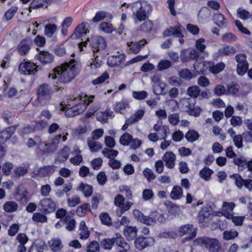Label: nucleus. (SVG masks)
<instances>
[{
	"label": "nucleus",
	"instance_id": "nucleus-1",
	"mask_svg": "<svg viewBox=\"0 0 252 252\" xmlns=\"http://www.w3.org/2000/svg\"><path fill=\"white\" fill-rule=\"evenodd\" d=\"M76 61L74 59L65 62L61 66L55 68L52 73L49 74V78L52 79L58 78L64 83H68L74 78L76 73Z\"/></svg>",
	"mask_w": 252,
	"mask_h": 252
},
{
	"label": "nucleus",
	"instance_id": "nucleus-2",
	"mask_svg": "<svg viewBox=\"0 0 252 252\" xmlns=\"http://www.w3.org/2000/svg\"><path fill=\"white\" fill-rule=\"evenodd\" d=\"M159 235L161 238L173 239L176 238L178 236L182 237L187 235V237L182 240L183 243H185L186 241L193 239L196 236V229L193 227L192 224H187L180 226L177 232L174 231L164 232L161 233Z\"/></svg>",
	"mask_w": 252,
	"mask_h": 252
},
{
	"label": "nucleus",
	"instance_id": "nucleus-3",
	"mask_svg": "<svg viewBox=\"0 0 252 252\" xmlns=\"http://www.w3.org/2000/svg\"><path fill=\"white\" fill-rule=\"evenodd\" d=\"M94 97L93 95L88 96L85 93H81L79 96L73 95L70 97V99L67 98L66 105H73L72 107L75 108V114L77 115L85 111L87 106L93 101Z\"/></svg>",
	"mask_w": 252,
	"mask_h": 252
},
{
	"label": "nucleus",
	"instance_id": "nucleus-4",
	"mask_svg": "<svg viewBox=\"0 0 252 252\" xmlns=\"http://www.w3.org/2000/svg\"><path fill=\"white\" fill-rule=\"evenodd\" d=\"M133 214L135 219L149 225H154L158 222L162 223L165 220L164 216L157 212H152L149 217H147L144 216L139 210L135 209L133 211Z\"/></svg>",
	"mask_w": 252,
	"mask_h": 252
},
{
	"label": "nucleus",
	"instance_id": "nucleus-5",
	"mask_svg": "<svg viewBox=\"0 0 252 252\" xmlns=\"http://www.w3.org/2000/svg\"><path fill=\"white\" fill-rule=\"evenodd\" d=\"M131 9L133 15L140 22L144 21L152 11L151 4L145 1H137L134 2Z\"/></svg>",
	"mask_w": 252,
	"mask_h": 252
},
{
	"label": "nucleus",
	"instance_id": "nucleus-6",
	"mask_svg": "<svg viewBox=\"0 0 252 252\" xmlns=\"http://www.w3.org/2000/svg\"><path fill=\"white\" fill-rule=\"evenodd\" d=\"M194 246H200L205 247L209 252H219L221 249L219 240L215 238L200 237L193 241Z\"/></svg>",
	"mask_w": 252,
	"mask_h": 252
},
{
	"label": "nucleus",
	"instance_id": "nucleus-7",
	"mask_svg": "<svg viewBox=\"0 0 252 252\" xmlns=\"http://www.w3.org/2000/svg\"><path fill=\"white\" fill-rule=\"evenodd\" d=\"M61 137V135H57L48 142H42L41 139L40 145L36 148V152L42 154L54 152L57 147Z\"/></svg>",
	"mask_w": 252,
	"mask_h": 252
},
{
	"label": "nucleus",
	"instance_id": "nucleus-8",
	"mask_svg": "<svg viewBox=\"0 0 252 252\" xmlns=\"http://www.w3.org/2000/svg\"><path fill=\"white\" fill-rule=\"evenodd\" d=\"M51 94V90L48 85H41L37 90V100L41 104H45L50 100Z\"/></svg>",
	"mask_w": 252,
	"mask_h": 252
},
{
	"label": "nucleus",
	"instance_id": "nucleus-9",
	"mask_svg": "<svg viewBox=\"0 0 252 252\" xmlns=\"http://www.w3.org/2000/svg\"><path fill=\"white\" fill-rule=\"evenodd\" d=\"M124 197L121 194H118L115 197V205L119 208V210L116 211L118 216H121L124 212L128 210L133 204V203L130 201L124 203Z\"/></svg>",
	"mask_w": 252,
	"mask_h": 252
},
{
	"label": "nucleus",
	"instance_id": "nucleus-10",
	"mask_svg": "<svg viewBox=\"0 0 252 252\" xmlns=\"http://www.w3.org/2000/svg\"><path fill=\"white\" fill-rule=\"evenodd\" d=\"M235 58L237 63V72L239 75L242 76L247 72L249 68L246 55L245 54H239L236 55Z\"/></svg>",
	"mask_w": 252,
	"mask_h": 252
},
{
	"label": "nucleus",
	"instance_id": "nucleus-11",
	"mask_svg": "<svg viewBox=\"0 0 252 252\" xmlns=\"http://www.w3.org/2000/svg\"><path fill=\"white\" fill-rule=\"evenodd\" d=\"M16 126H11L6 128L0 132V154L3 155L5 153L4 144L14 133Z\"/></svg>",
	"mask_w": 252,
	"mask_h": 252
},
{
	"label": "nucleus",
	"instance_id": "nucleus-12",
	"mask_svg": "<svg viewBox=\"0 0 252 252\" xmlns=\"http://www.w3.org/2000/svg\"><path fill=\"white\" fill-rule=\"evenodd\" d=\"M39 205L41 207V212L45 214L52 213L56 208L55 202L50 198H44L41 199Z\"/></svg>",
	"mask_w": 252,
	"mask_h": 252
},
{
	"label": "nucleus",
	"instance_id": "nucleus-13",
	"mask_svg": "<svg viewBox=\"0 0 252 252\" xmlns=\"http://www.w3.org/2000/svg\"><path fill=\"white\" fill-rule=\"evenodd\" d=\"M90 44L94 53L105 49L106 46L104 39L99 36H93L91 38Z\"/></svg>",
	"mask_w": 252,
	"mask_h": 252
},
{
	"label": "nucleus",
	"instance_id": "nucleus-14",
	"mask_svg": "<svg viewBox=\"0 0 252 252\" xmlns=\"http://www.w3.org/2000/svg\"><path fill=\"white\" fill-rule=\"evenodd\" d=\"M37 66L32 63L26 62L19 65V71L25 75L34 74L37 72Z\"/></svg>",
	"mask_w": 252,
	"mask_h": 252
},
{
	"label": "nucleus",
	"instance_id": "nucleus-15",
	"mask_svg": "<svg viewBox=\"0 0 252 252\" xmlns=\"http://www.w3.org/2000/svg\"><path fill=\"white\" fill-rule=\"evenodd\" d=\"M155 240L152 237H138L135 240V246L139 250L154 245Z\"/></svg>",
	"mask_w": 252,
	"mask_h": 252
},
{
	"label": "nucleus",
	"instance_id": "nucleus-16",
	"mask_svg": "<svg viewBox=\"0 0 252 252\" xmlns=\"http://www.w3.org/2000/svg\"><path fill=\"white\" fill-rule=\"evenodd\" d=\"M236 207V204L233 202L224 201L222 202L221 211L219 214L224 216L226 219L230 218L233 213V210Z\"/></svg>",
	"mask_w": 252,
	"mask_h": 252
},
{
	"label": "nucleus",
	"instance_id": "nucleus-17",
	"mask_svg": "<svg viewBox=\"0 0 252 252\" xmlns=\"http://www.w3.org/2000/svg\"><path fill=\"white\" fill-rule=\"evenodd\" d=\"M125 58L126 56L124 54L118 52L116 55L108 57L107 63L111 67L117 66L125 61Z\"/></svg>",
	"mask_w": 252,
	"mask_h": 252
},
{
	"label": "nucleus",
	"instance_id": "nucleus-18",
	"mask_svg": "<svg viewBox=\"0 0 252 252\" xmlns=\"http://www.w3.org/2000/svg\"><path fill=\"white\" fill-rule=\"evenodd\" d=\"M152 82L153 83V92L157 95L162 94L165 87V83L161 81L160 77L155 75L152 78Z\"/></svg>",
	"mask_w": 252,
	"mask_h": 252
},
{
	"label": "nucleus",
	"instance_id": "nucleus-19",
	"mask_svg": "<svg viewBox=\"0 0 252 252\" xmlns=\"http://www.w3.org/2000/svg\"><path fill=\"white\" fill-rule=\"evenodd\" d=\"M211 215L209 208L207 207L202 208L199 211L198 216L199 223L203 226H205L210 220Z\"/></svg>",
	"mask_w": 252,
	"mask_h": 252
},
{
	"label": "nucleus",
	"instance_id": "nucleus-20",
	"mask_svg": "<svg viewBox=\"0 0 252 252\" xmlns=\"http://www.w3.org/2000/svg\"><path fill=\"white\" fill-rule=\"evenodd\" d=\"M88 24L83 22L79 25L75 29V31L71 35L72 39H77L82 37L89 32L87 29Z\"/></svg>",
	"mask_w": 252,
	"mask_h": 252
},
{
	"label": "nucleus",
	"instance_id": "nucleus-21",
	"mask_svg": "<svg viewBox=\"0 0 252 252\" xmlns=\"http://www.w3.org/2000/svg\"><path fill=\"white\" fill-rule=\"evenodd\" d=\"M183 30L184 29L180 25L176 27H170L164 31L163 34L164 36L173 35L178 37H182L183 36L182 33Z\"/></svg>",
	"mask_w": 252,
	"mask_h": 252
},
{
	"label": "nucleus",
	"instance_id": "nucleus-22",
	"mask_svg": "<svg viewBox=\"0 0 252 252\" xmlns=\"http://www.w3.org/2000/svg\"><path fill=\"white\" fill-rule=\"evenodd\" d=\"M123 250L120 252H129L130 250L129 245L125 241V239L119 233H117L114 237V243Z\"/></svg>",
	"mask_w": 252,
	"mask_h": 252
},
{
	"label": "nucleus",
	"instance_id": "nucleus-23",
	"mask_svg": "<svg viewBox=\"0 0 252 252\" xmlns=\"http://www.w3.org/2000/svg\"><path fill=\"white\" fill-rule=\"evenodd\" d=\"M206 68L209 67V70L213 74H218L222 71L225 68V65L222 62L215 64L213 63H205L204 65Z\"/></svg>",
	"mask_w": 252,
	"mask_h": 252
},
{
	"label": "nucleus",
	"instance_id": "nucleus-24",
	"mask_svg": "<svg viewBox=\"0 0 252 252\" xmlns=\"http://www.w3.org/2000/svg\"><path fill=\"white\" fill-rule=\"evenodd\" d=\"M31 41L29 39L22 40L17 45L16 49L20 55H26L30 50Z\"/></svg>",
	"mask_w": 252,
	"mask_h": 252
},
{
	"label": "nucleus",
	"instance_id": "nucleus-25",
	"mask_svg": "<svg viewBox=\"0 0 252 252\" xmlns=\"http://www.w3.org/2000/svg\"><path fill=\"white\" fill-rule=\"evenodd\" d=\"M137 232L136 226H126L124 229L123 234L127 241H132L137 236Z\"/></svg>",
	"mask_w": 252,
	"mask_h": 252
},
{
	"label": "nucleus",
	"instance_id": "nucleus-26",
	"mask_svg": "<svg viewBox=\"0 0 252 252\" xmlns=\"http://www.w3.org/2000/svg\"><path fill=\"white\" fill-rule=\"evenodd\" d=\"M163 160L165 162V166L169 168H174L175 164L176 156L172 152H167L162 158Z\"/></svg>",
	"mask_w": 252,
	"mask_h": 252
},
{
	"label": "nucleus",
	"instance_id": "nucleus-27",
	"mask_svg": "<svg viewBox=\"0 0 252 252\" xmlns=\"http://www.w3.org/2000/svg\"><path fill=\"white\" fill-rule=\"evenodd\" d=\"M71 154L73 157L70 158V162L75 165H79L83 160V158L81 155V151L78 146H74Z\"/></svg>",
	"mask_w": 252,
	"mask_h": 252
},
{
	"label": "nucleus",
	"instance_id": "nucleus-28",
	"mask_svg": "<svg viewBox=\"0 0 252 252\" xmlns=\"http://www.w3.org/2000/svg\"><path fill=\"white\" fill-rule=\"evenodd\" d=\"M55 165L45 166L40 168L37 173V175L41 177L49 176L53 174L56 170Z\"/></svg>",
	"mask_w": 252,
	"mask_h": 252
},
{
	"label": "nucleus",
	"instance_id": "nucleus-29",
	"mask_svg": "<svg viewBox=\"0 0 252 252\" xmlns=\"http://www.w3.org/2000/svg\"><path fill=\"white\" fill-rule=\"evenodd\" d=\"M79 236L81 240H86L90 236V232L84 221H81L79 226Z\"/></svg>",
	"mask_w": 252,
	"mask_h": 252
},
{
	"label": "nucleus",
	"instance_id": "nucleus-30",
	"mask_svg": "<svg viewBox=\"0 0 252 252\" xmlns=\"http://www.w3.org/2000/svg\"><path fill=\"white\" fill-rule=\"evenodd\" d=\"M36 58L43 64L50 63L54 59L53 55L46 51L40 52L36 55Z\"/></svg>",
	"mask_w": 252,
	"mask_h": 252
},
{
	"label": "nucleus",
	"instance_id": "nucleus-31",
	"mask_svg": "<svg viewBox=\"0 0 252 252\" xmlns=\"http://www.w3.org/2000/svg\"><path fill=\"white\" fill-rule=\"evenodd\" d=\"M70 153V148L67 146H65L61 150L55 158L56 163H61L64 162L68 158Z\"/></svg>",
	"mask_w": 252,
	"mask_h": 252
},
{
	"label": "nucleus",
	"instance_id": "nucleus-32",
	"mask_svg": "<svg viewBox=\"0 0 252 252\" xmlns=\"http://www.w3.org/2000/svg\"><path fill=\"white\" fill-rule=\"evenodd\" d=\"M213 21L215 24L220 28H226L228 24L227 20L224 18L223 14L220 13L214 14Z\"/></svg>",
	"mask_w": 252,
	"mask_h": 252
},
{
	"label": "nucleus",
	"instance_id": "nucleus-33",
	"mask_svg": "<svg viewBox=\"0 0 252 252\" xmlns=\"http://www.w3.org/2000/svg\"><path fill=\"white\" fill-rule=\"evenodd\" d=\"M113 117V112L110 108H107L105 111L97 114V119L102 123H106L109 118Z\"/></svg>",
	"mask_w": 252,
	"mask_h": 252
},
{
	"label": "nucleus",
	"instance_id": "nucleus-34",
	"mask_svg": "<svg viewBox=\"0 0 252 252\" xmlns=\"http://www.w3.org/2000/svg\"><path fill=\"white\" fill-rule=\"evenodd\" d=\"M16 196L17 200L22 203H26L30 199L29 192L25 189L18 188L16 191Z\"/></svg>",
	"mask_w": 252,
	"mask_h": 252
},
{
	"label": "nucleus",
	"instance_id": "nucleus-35",
	"mask_svg": "<svg viewBox=\"0 0 252 252\" xmlns=\"http://www.w3.org/2000/svg\"><path fill=\"white\" fill-rule=\"evenodd\" d=\"M52 115L50 112L47 110H43L41 112L39 116L40 119L38 122V124L41 126L44 127L47 126V121L51 118Z\"/></svg>",
	"mask_w": 252,
	"mask_h": 252
},
{
	"label": "nucleus",
	"instance_id": "nucleus-36",
	"mask_svg": "<svg viewBox=\"0 0 252 252\" xmlns=\"http://www.w3.org/2000/svg\"><path fill=\"white\" fill-rule=\"evenodd\" d=\"M129 107L128 102L126 100H122L116 102L114 106V110L116 112L123 114L125 109Z\"/></svg>",
	"mask_w": 252,
	"mask_h": 252
},
{
	"label": "nucleus",
	"instance_id": "nucleus-37",
	"mask_svg": "<svg viewBox=\"0 0 252 252\" xmlns=\"http://www.w3.org/2000/svg\"><path fill=\"white\" fill-rule=\"evenodd\" d=\"M236 52L235 47L226 45L221 48L218 51V54L220 56H230L234 54Z\"/></svg>",
	"mask_w": 252,
	"mask_h": 252
},
{
	"label": "nucleus",
	"instance_id": "nucleus-38",
	"mask_svg": "<svg viewBox=\"0 0 252 252\" xmlns=\"http://www.w3.org/2000/svg\"><path fill=\"white\" fill-rule=\"evenodd\" d=\"M48 244L50 249L54 252H59L63 248L61 240L57 238L51 239L49 241Z\"/></svg>",
	"mask_w": 252,
	"mask_h": 252
},
{
	"label": "nucleus",
	"instance_id": "nucleus-39",
	"mask_svg": "<svg viewBox=\"0 0 252 252\" xmlns=\"http://www.w3.org/2000/svg\"><path fill=\"white\" fill-rule=\"evenodd\" d=\"M18 208V204L13 201H6L3 205V210L8 213L14 212L17 210Z\"/></svg>",
	"mask_w": 252,
	"mask_h": 252
},
{
	"label": "nucleus",
	"instance_id": "nucleus-40",
	"mask_svg": "<svg viewBox=\"0 0 252 252\" xmlns=\"http://www.w3.org/2000/svg\"><path fill=\"white\" fill-rule=\"evenodd\" d=\"M146 43V41L145 40H142L139 42H131L130 43H127V44L133 53H137Z\"/></svg>",
	"mask_w": 252,
	"mask_h": 252
},
{
	"label": "nucleus",
	"instance_id": "nucleus-41",
	"mask_svg": "<svg viewBox=\"0 0 252 252\" xmlns=\"http://www.w3.org/2000/svg\"><path fill=\"white\" fill-rule=\"evenodd\" d=\"M183 192L182 188L180 186H174L170 193V197L173 200L180 199L183 196Z\"/></svg>",
	"mask_w": 252,
	"mask_h": 252
},
{
	"label": "nucleus",
	"instance_id": "nucleus-42",
	"mask_svg": "<svg viewBox=\"0 0 252 252\" xmlns=\"http://www.w3.org/2000/svg\"><path fill=\"white\" fill-rule=\"evenodd\" d=\"M233 161L238 166L239 171L243 170L246 167L247 160L242 156L235 157Z\"/></svg>",
	"mask_w": 252,
	"mask_h": 252
},
{
	"label": "nucleus",
	"instance_id": "nucleus-43",
	"mask_svg": "<svg viewBox=\"0 0 252 252\" xmlns=\"http://www.w3.org/2000/svg\"><path fill=\"white\" fill-rule=\"evenodd\" d=\"M213 173V171L208 167H204L199 172V176L206 181H208L211 179V176Z\"/></svg>",
	"mask_w": 252,
	"mask_h": 252
},
{
	"label": "nucleus",
	"instance_id": "nucleus-44",
	"mask_svg": "<svg viewBox=\"0 0 252 252\" xmlns=\"http://www.w3.org/2000/svg\"><path fill=\"white\" fill-rule=\"evenodd\" d=\"M57 26L55 24H48L45 25L44 29L45 34L49 37H51L56 32Z\"/></svg>",
	"mask_w": 252,
	"mask_h": 252
},
{
	"label": "nucleus",
	"instance_id": "nucleus-45",
	"mask_svg": "<svg viewBox=\"0 0 252 252\" xmlns=\"http://www.w3.org/2000/svg\"><path fill=\"white\" fill-rule=\"evenodd\" d=\"M100 244L103 249L110 250L114 244V237L112 238L103 239L101 241Z\"/></svg>",
	"mask_w": 252,
	"mask_h": 252
},
{
	"label": "nucleus",
	"instance_id": "nucleus-46",
	"mask_svg": "<svg viewBox=\"0 0 252 252\" xmlns=\"http://www.w3.org/2000/svg\"><path fill=\"white\" fill-rule=\"evenodd\" d=\"M238 236V232L234 230L224 231L223 233V238L225 240H230L235 239Z\"/></svg>",
	"mask_w": 252,
	"mask_h": 252
},
{
	"label": "nucleus",
	"instance_id": "nucleus-47",
	"mask_svg": "<svg viewBox=\"0 0 252 252\" xmlns=\"http://www.w3.org/2000/svg\"><path fill=\"white\" fill-rule=\"evenodd\" d=\"M77 189L82 191L86 197L90 196L93 192L92 186L83 183L80 185Z\"/></svg>",
	"mask_w": 252,
	"mask_h": 252
},
{
	"label": "nucleus",
	"instance_id": "nucleus-48",
	"mask_svg": "<svg viewBox=\"0 0 252 252\" xmlns=\"http://www.w3.org/2000/svg\"><path fill=\"white\" fill-rule=\"evenodd\" d=\"M237 39L236 36L232 32H226L221 36V40L224 42L232 43L235 42Z\"/></svg>",
	"mask_w": 252,
	"mask_h": 252
},
{
	"label": "nucleus",
	"instance_id": "nucleus-49",
	"mask_svg": "<svg viewBox=\"0 0 252 252\" xmlns=\"http://www.w3.org/2000/svg\"><path fill=\"white\" fill-rule=\"evenodd\" d=\"M132 140V135L128 133H125L121 136L120 138V143L121 145L126 146L130 145Z\"/></svg>",
	"mask_w": 252,
	"mask_h": 252
},
{
	"label": "nucleus",
	"instance_id": "nucleus-50",
	"mask_svg": "<svg viewBox=\"0 0 252 252\" xmlns=\"http://www.w3.org/2000/svg\"><path fill=\"white\" fill-rule=\"evenodd\" d=\"M41 138L39 136H35L33 138H30L26 143L27 146L31 148L38 147L41 142Z\"/></svg>",
	"mask_w": 252,
	"mask_h": 252
},
{
	"label": "nucleus",
	"instance_id": "nucleus-51",
	"mask_svg": "<svg viewBox=\"0 0 252 252\" xmlns=\"http://www.w3.org/2000/svg\"><path fill=\"white\" fill-rule=\"evenodd\" d=\"M102 154L106 158L111 159H114L118 154L119 152L118 151L112 149H109L107 148H105L102 151Z\"/></svg>",
	"mask_w": 252,
	"mask_h": 252
},
{
	"label": "nucleus",
	"instance_id": "nucleus-52",
	"mask_svg": "<svg viewBox=\"0 0 252 252\" xmlns=\"http://www.w3.org/2000/svg\"><path fill=\"white\" fill-rule=\"evenodd\" d=\"M32 219L33 221L36 222L45 223L47 221V217L41 213H34Z\"/></svg>",
	"mask_w": 252,
	"mask_h": 252
},
{
	"label": "nucleus",
	"instance_id": "nucleus-53",
	"mask_svg": "<svg viewBox=\"0 0 252 252\" xmlns=\"http://www.w3.org/2000/svg\"><path fill=\"white\" fill-rule=\"evenodd\" d=\"M64 221L65 222L66 226V228L68 231L74 230L75 226V220L74 219L71 218L70 216H66Z\"/></svg>",
	"mask_w": 252,
	"mask_h": 252
},
{
	"label": "nucleus",
	"instance_id": "nucleus-54",
	"mask_svg": "<svg viewBox=\"0 0 252 252\" xmlns=\"http://www.w3.org/2000/svg\"><path fill=\"white\" fill-rule=\"evenodd\" d=\"M99 245L96 241H92L87 247V252H99Z\"/></svg>",
	"mask_w": 252,
	"mask_h": 252
},
{
	"label": "nucleus",
	"instance_id": "nucleus-55",
	"mask_svg": "<svg viewBox=\"0 0 252 252\" xmlns=\"http://www.w3.org/2000/svg\"><path fill=\"white\" fill-rule=\"evenodd\" d=\"M143 174L149 182H152L156 178V175L153 171L149 168L144 169Z\"/></svg>",
	"mask_w": 252,
	"mask_h": 252
},
{
	"label": "nucleus",
	"instance_id": "nucleus-56",
	"mask_svg": "<svg viewBox=\"0 0 252 252\" xmlns=\"http://www.w3.org/2000/svg\"><path fill=\"white\" fill-rule=\"evenodd\" d=\"M205 63L208 62H204L200 63H196L194 64V69L198 74H204L207 70H209V67L206 68V67L203 65Z\"/></svg>",
	"mask_w": 252,
	"mask_h": 252
},
{
	"label": "nucleus",
	"instance_id": "nucleus-57",
	"mask_svg": "<svg viewBox=\"0 0 252 252\" xmlns=\"http://www.w3.org/2000/svg\"><path fill=\"white\" fill-rule=\"evenodd\" d=\"M185 137L189 142L196 141L199 138V134L194 130H189L186 134Z\"/></svg>",
	"mask_w": 252,
	"mask_h": 252
},
{
	"label": "nucleus",
	"instance_id": "nucleus-58",
	"mask_svg": "<svg viewBox=\"0 0 252 252\" xmlns=\"http://www.w3.org/2000/svg\"><path fill=\"white\" fill-rule=\"evenodd\" d=\"M100 30L104 32L110 33L114 31V29L109 23L103 22L100 25Z\"/></svg>",
	"mask_w": 252,
	"mask_h": 252
},
{
	"label": "nucleus",
	"instance_id": "nucleus-59",
	"mask_svg": "<svg viewBox=\"0 0 252 252\" xmlns=\"http://www.w3.org/2000/svg\"><path fill=\"white\" fill-rule=\"evenodd\" d=\"M88 145L92 152H97L101 149V145L94 140H89Z\"/></svg>",
	"mask_w": 252,
	"mask_h": 252
},
{
	"label": "nucleus",
	"instance_id": "nucleus-60",
	"mask_svg": "<svg viewBox=\"0 0 252 252\" xmlns=\"http://www.w3.org/2000/svg\"><path fill=\"white\" fill-rule=\"evenodd\" d=\"M239 91L238 86L234 83L229 84L226 89V94L234 95Z\"/></svg>",
	"mask_w": 252,
	"mask_h": 252
},
{
	"label": "nucleus",
	"instance_id": "nucleus-61",
	"mask_svg": "<svg viewBox=\"0 0 252 252\" xmlns=\"http://www.w3.org/2000/svg\"><path fill=\"white\" fill-rule=\"evenodd\" d=\"M200 92L198 87L193 86L188 89V94L191 97L196 98Z\"/></svg>",
	"mask_w": 252,
	"mask_h": 252
},
{
	"label": "nucleus",
	"instance_id": "nucleus-62",
	"mask_svg": "<svg viewBox=\"0 0 252 252\" xmlns=\"http://www.w3.org/2000/svg\"><path fill=\"white\" fill-rule=\"evenodd\" d=\"M227 219L231 220L235 225L241 226L243 224V222L245 219L244 216H235L234 214L231 215L230 218H227Z\"/></svg>",
	"mask_w": 252,
	"mask_h": 252
},
{
	"label": "nucleus",
	"instance_id": "nucleus-63",
	"mask_svg": "<svg viewBox=\"0 0 252 252\" xmlns=\"http://www.w3.org/2000/svg\"><path fill=\"white\" fill-rule=\"evenodd\" d=\"M99 218L103 224L107 226H110L112 224L111 219L108 213H101Z\"/></svg>",
	"mask_w": 252,
	"mask_h": 252
},
{
	"label": "nucleus",
	"instance_id": "nucleus-64",
	"mask_svg": "<svg viewBox=\"0 0 252 252\" xmlns=\"http://www.w3.org/2000/svg\"><path fill=\"white\" fill-rule=\"evenodd\" d=\"M232 178L235 180L236 185L239 189H241L243 186L245 185V180L242 179V178L238 174H235L231 176Z\"/></svg>",
	"mask_w": 252,
	"mask_h": 252
}]
</instances>
